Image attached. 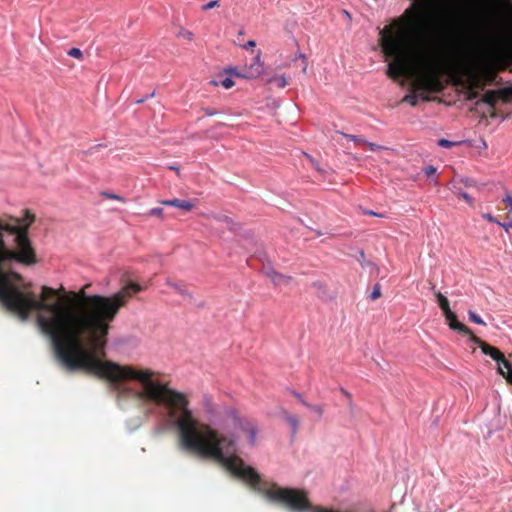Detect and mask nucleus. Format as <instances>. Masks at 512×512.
I'll list each match as a JSON object with an SVG mask.
<instances>
[{
    "label": "nucleus",
    "instance_id": "nucleus-2",
    "mask_svg": "<svg viewBox=\"0 0 512 512\" xmlns=\"http://www.w3.org/2000/svg\"><path fill=\"white\" fill-rule=\"evenodd\" d=\"M169 417L174 419L179 445L183 450L216 461L268 500L285 504L293 512H339L322 506H312L303 490L282 488L275 483H261V477L253 467L246 466L234 453L226 454L234 450L236 436L233 433H220L219 430L195 418L189 408L188 397L185 399V405L180 404Z\"/></svg>",
    "mask_w": 512,
    "mask_h": 512
},
{
    "label": "nucleus",
    "instance_id": "nucleus-43",
    "mask_svg": "<svg viewBox=\"0 0 512 512\" xmlns=\"http://www.w3.org/2000/svg\"><path fill=\"white\" fill-rule=\"evenodd\" d=\"M462 197L465 201H467L469 204L472 203V198L470 196V194H462Z\"/></svg>",
    "mask_w": 512,
    "mask_h": 512
},
{
    "label": "nucleus",
    "instance_id": "nucleus-39",
    "mask_svg": "<svg viewBox=\"0 0 512 512\" xmlns=\"http://www.w3.org/2000/svg\"><path fill=\"white\" fill-rule=\"evenodd\" d=\"M56 290L58 291V294L57 295H50L48 297V299L51 298V297H58V298H61V299L66 301L65 297H61V293H63L65 291L64 287H60V289H56Z\"/></svg>",
    "mask_w": 512,
    "mask_h": 512
},
{
    "label": "nucleus",
    "instance_id": "nucleus-11",
    "mask_svg": "<svg viewBox=\"0 0 512 512\" xmlns=\"http://www.w3.org/2000/svg\"><path fill=\"white\" fill-rule=\"evenodd\" d=\"M227 69H225L223 71V73L219 74L218 75V78L217 79H213L211 81V84L214 85V86H222L224 87L225 89H230L234 86V81L232 79V74H230L229 72H226Z\"/></svg>",
    "mask_w": 512,
    "mask_h": 512
},
{
    "label": "nucleus",
    "instance_id": "nucleus-27",
    "mask_svg": "<svg viewBox=\"0 0 512 512\" xmlns=\"http://www.w3.org/2000/svg\"><path fill=\"white\" fill-rule=\"evenodd\" d=\"M357 261L359 262V264H360L363 268H365V267H367V266H371V265H372V262L366 259V255H365V253H364V251H363V250H360V251H359V256L357 257Z\"/></svg>",
    "mask_w": 512,
    "mask_h": 512
},
{
    "label": "nucleus",
    "instance_id": "nucleus-42",
    "mask_svg": "<svg viewBox=\"0 0 512 512\" xmlns=\"http://www.w3.org/2000/svg\"><path fill=\"white\" fill-rule=\"evenodd\" d=\"M504 202L508 204L510 211H512V197L509 194L504 199Z\"/></svg>",
    "mask_w": 512,
    "mask_h": 512
},
{
    "label": "nucleus",
    "instance_id": "nucleus-16",
    "mask_svg": "<svg viewBox=\"0 0 512 512\" xmlns=\"http://www.w3.org/2000/svg\"><path fill=\"white\" fill-rule=\"evenodd\" d=\"M214 220L218 224L219 228H226L230 231H236L238 229V224L228 216H218L215 217Z\"/></svg>",
    "mask_w": 512,
    "mask_h": 512
},
{
    "label": "nucleus",
    "instance_id": "nucleus-18",
    "mask_svg": "<svg viewBox=\"0 0 512 512\" xmlns=\"http://www.w3.org/2000/svg\"><path fill=\"white\" fill-rule=\"evenodd\" d=\"M305 156L307 157V159L309 160L311 165L314 167V169L317 170L321 175L326 176L330 173V171H331L330 167L320 166V163L317 160H315L313 157L308 155L307 153H305Z\"/></svg>",
    "mask_w": 512,
    "mask_h": 512
},
{
    "label": "nucleus",
    "instance_id": "nucleus-34",
    "mask_svg": "<svg viewBox=\"0 0 512 512\" xmlns=\"http://www.w3.org/2000/svg\"><path fill=\"white\" fill-rule=\"evenodd\" d=\"M459 144V142H452L450 140H447V139H440L438 141V145L442 148H451L455 145Z\"/></svg>",
    "mask_w": 512,
    "mask_h": 512
},
{
    "label": "nucleus",
    "instance_id": "nucleus-23",
    "mask_svg": "<svg viewBox=\"0 0 512 512\" xmlns=\"http://www.w3.org/2000/svg\"><path fill=\"white\" fill-rule=\"evenodd\" d=\"M298 59L301 60L300 67H301L302 73L306 74L307 68H308V62H307L306 56L303 53L299 52L298 54H296L295 58L293 59V62H295Z\"/></svg>",
    "mask_w": 512,
    "mask_h": 512
},
{
    "label": "nucleus",
    "instance_id": "nucleus-29",
    "mask_svg": "<svg viewBox=\"0 0 512 512\" xmlns=\"http://www.w3.org/2000/svg\"><path fill=\"white\" fill-rule=\"evenodd\" d=\"M468 315H469L470 321H472L473 323L478 324V325H486V323L482 320V318L478 314H476L474 311L470 310L468 312Z\"/></svg>",
    "mask_w": 512,
    "mask_h": 512
},
{
    "label": "nucleus",
    "instance_id": "nucleus-17",
    "mask_svg": "<svg viewBox=\"0 0 512 512\" xmlns=\"http://www.w3.org/2000/svg\"><path fill=\"white\" fill-rule=\"evenodd\" d=\"M485 355L490 356L493 360H495L497 363H500V360H503V353L497 349L496 347H493L489 344L484 345L481 350Z\"/></svg>",
    "mask_w": 512,
    "mask_h": 512
},
{
    "label": "nucleus",
    "instance_id": "nucleus-9",
    "mask_svg": "<svg viewBox=\"0 0 512 512\" xmlns=\"http://www.w3.org/2000/svg\"><path fill=\"white\" fill-rule=\"evenodd\" d=\"M446 320L448 321V325L452 330L457 331L458 333H470V328H468L463 323L459 322L457 316L451 310L444 314Z\"/></svg>",
    "mask_w": 512,
    "mask_h": 512
},
{
    "label": "nucleus",
    "instance_id": "nucleus-4",
    "mask_svg": "<svg viewBox=\"0 0 512 512\" xmlns=\"http://www.w3.org/2000/svg\"><path fill=\"white\" fill-rule=\"evenodd\" d=\"M454 69L460 77L465 78L470 89L481 86L482 76L486 70L484 57L475 45H465L456 50Z\"/></svg>",
    "mask_w": 512,
    "mask_h": 512
},
{
    "label": "nucleus",
    "instance_id": "nucleus-37",
    "mask_svg": "<svg viewBox=\"0 0 512 512\" xmlns=\"http://www.w3.org/2000/svg\"><path fill=\"white\" fill-rule=\"evenodd\" d=\"M313 287L317 288L318 290H323V291L326 289V285L321 281L313 282Z\"/></svg>",
    "mask_w": 512,
    "mask_h": 512
},
{
    "label": "nucleus",
    "instance_id": "nucleus-1",
    "mask_svg": "<svg viewBox=\"0 0 512 512\" xmlns=\"http://www.w3.org/2000/svg\"><path fill=\"white\" fill-rule=\"evenodd\" d=\"M25 214L28 222L24 225L18 219L0 218V302L21 320H27L34 311L39 312L37 324L68 371L81 369L105 379L119 396H133L163 406L168 415L180 404L185 405L187 395L171 388L169 382L160 381V372L99 359L104 355L110 323L143 290L141 285L129 282L110 296L87 295L86 288L90 285H86L78 292H68L65 299L71 305L65 306L59 301L48 302L50 295L58 294L54 288L42 286L38 299L33 292L22 291L12 283V276L21 279L20 274L11 271L13 261L26 266L38 261L28 236L34 215L27 210Z\"/></svg>",
    "mask_w": 512,
    "mask_h": 512
},
{
    "label": "nucleus",
    "instance_id": "nucleus-5",
    "mask_svg": "<svg viewBox=\"0 0 512 512\" xmlns=\"http://www.w3.org/2000/svg\"><path fill=\"white\" fill-rule=\"evenodd\" d=\"M225 415L235 428H239L248 434L250 444L255 443L257 427L253 421L240 417L239 412L232 407L225 410Z\"/></svg>",
    "mask_w": 512,
    "mask_h": 512
},
{
    "label": "nucleus",
    "instance_id": "nucleus-21",
    "mask_svg": "<svg viewBox=\"0 0 512 512\" xmlns=\"http://www.w3.org/2000/svg\"><path fill=\"white\" fill-rule=\"evenodd\" d=\"M423 172L430 182L436 183L437 168L435 166L429 165L424 168Z\"/></svg>",
    "mask_w": 512,
    "mask_h": 512
},
{
    "label": "nucleus",
    "instance_id": "nucleus-10",
    "mask_svg": "<svg viewBox=\"0 0 512 512\" xmlns=\"http://www.w3.org/2000/svg\"><path fill=\"white\" fill-rule=\"evenodd\" d=\"M454 183L457 185V186H455V188L458 190H462V189L482 190V189H484L482 184H479L474 179L468 178V177H461L458 180H456Z\"/></svg>",
    "mask_w": 512,
    "mask_h": 512
},
{
    "label": "nucleus",
    "instance_id": "nucleus-48",
    "mask_svg": "<svg viewBox=\"0 0 512 512\" xmlns=\"http://www.w3.org/2000/svg\"><path fill=\"white\" fill-rule=\"evenodd\" d=\"M160 211H161L160 209L159 210L158 209H153V210H151V213L152 214H159Z\"/></svg>",
    "mask_w": 512,
    "mask_h": 512
},
{
    "label": "nucleus",
    "instance_id": "nucleus-24",
    "mask_svg": "<svg viewBox=\"0 0 512 512\" xmlns=\"http://www.w3.org/2000/svg\"><path fill=\"white\" fill-rule=\"evenodd\" d=\"M285 420L291 425L293 433H296L299 425V420L296 416L285 413Z\"/></svg>",
    "mask_w": 512,
    "mask_h": 512
},
{
    "label": "nucleus",
    "instance_id": "nucleus-12",
    "mask_svg": "<svg viewBox=\"0 0 512 512\" xmlns=\"http://www.w3.org/2000/svg\"><path fill=\"white\" fill-rule=\"evenodd\" d=\"M267 277L275 286L289 285L292 281V277L281 274L277 271L271 270L267 272Z\"/></svg>",
    "mask_w": 512,
    "mask_h": 512
},
{
    "label": "nucleus",
    "instance_id": "nucleus-33",
    "mask_svg": "<svg viewBox=\"0 0 512 512\" xmlns=\"http://www.w3.org/2000/svg\"><path fill=\"white\" fill-rule=\"evenodd\" d=\"M380 297H381V287L379 284H376V285H374L373 290L370 294V299L372 301H375Z\"/></svg>",
    "mask_w": 512,
    "mask_h": 512
},
{
    "label": "nucleus",
    "instance_id": "nucleus-41",
    "mask_svg": "<svg viewBox=\"0 0 512 512\" xmlns=\"http://www.w3.org/2000/svg\"><path fill=\"white\" fill-rule=\"evenodd\" d=\"M256 46V42L254 40L247 41L246 44L243 45V48H252Z\"/></svg>",
    "mask_w": 512,
    "mask_h": 512
},
{
    "label": "nucleus",
    "instance_id": "nucleus-45",
    "mask_svg": "<svg viewBox=\"0 0 512 512\" xmlns=\"http://www.w3.org/2000/svg\"><path fill=\"white\" fill-rule=\"evenodd\" d=\"M168 168L170 170H173V171H176L177 173H179V167H177V166H169Z\"/></svg>",
    "mask_w": 512,
    "mask_h": 512
},
{
    "label": "nucleus",
    "instance_id": "nucleus-32",
    "mask_svg": "<svg viewBox=\"0 0 512 512\" xmlns=\"http://www.w3.org/2000/svg\"><path fill=\"white\" fill-rule=\"evenodd\" d=\"M178 37L184 38V39H186V40L191 42L194 39V34L191 31H189V30L181 29L178 32Z\"/></svg>",
    "mask_w": 512,
    "mask_h": 512
},
{
    "label": "nucleus",
    "instance_id": "nucleus-14",
    "mask_svg": "<svg viewBox=\"0 0 512 512\" xmlns=\"http://www.w3.org/2000/svg\"><path fill=\"white\" fill-rule=\"evenodd\" d=\"M498 372L502 376H504L508 383L512 385V365L510 362H508L505 357L503 356V360H500V363H498Z\"/></svg>",
    "mask_w": 512,
    "mask_h": 512
},
{
    "label": "nucleus",
    "instance_id": "nucleus-30",
    "mask_svg": "<svg viewBox=\"0 0 512 512\" xmlns=\"http://www.w3.org/2000/svg\"><path fill=\"white\" fill-rule=\"evenodd\" d=\"M306 407L309 408L313 413L317 414L319 418H321L324 413V409L321 405H312L308 403Z\"/></svg>",
    "mask_w": 512,
    "mask_h": 512
},
{
    "label": "nucleus",
    "instance_id": "nucleus-20",
    "mask_svg": "<svg viewBox=\"0 0 512 512\" xmlns=\"http://www.w3.org/2000/svg\"><path fill=\"white\" fill-rule=\"evenodd\" d=\"M497 99L498 95L495 91H488L482 97V101L490 106H494Z\"/></svg>",
    "mask_w": 512,
    "mask_h": 512
},
{
    "label": "nucleus",
    "instance_id": "nucleus-26",
    "mask_svg": "<svg viewBox=\"0 0 512 512\" xmlns=\"http://www.w3.org/2000/svg\"><path fill=\"white\" fill-rule=\"evenodd\" d=\"M338 133L341 134L346 139H349L355 143L364 144V142H366V139L362 138L361 136L352 135V134H348V133H344V132H338Z\"/></svg>",
    "mask_w": 512,
    "mask_h": 512
},
{
    "label": "nucleus",
    "instance_id": "nucleus-51",
    "mask_svg": "<svg viewBox=\"0 0 512 512\" xmlns=\"http://www.w3.org/2000/svg\"><path fill=\"white\" fill-rule=\"evenodd\" d=\"M487 218H488L489 221L493 220V218L491 216H488Z\"/></svg>",
    "mask_w": 512,
    "mask_h": 512
},
{
    "label": "nucleus",
    "instance_id": "nucleus-46",
    "mask_svg": "<svg viewBox=\"0 0 512 512\" xmlns=\"http://www.w3.org/2000/svg\"><path fill=\"white\" fill-rule=\"evenodd\" d=\"M145 100H146V98H145V97H144V98H141V99H137V100L135 101V103H136V104H142Z\"/></svg>",
    "mask_w": 512,
    "mask_h": 512
},
{
    "label": "nucleus",
    "instance_id": "nucleus-28",
    "mask_svg": "<svg viewBox=\"0 0 512 512\" xmlns=\"http://www.w3.org/2000/svg\"><path fill=\"white\" fill-rule=\"evenodd\" d=\"M67 55L70 57L76 58L78 60L83 59V52L79 48H76V47L69 49L67 52Z\"/></svg>",
    "mask_w": 512,
    "mask_h": 512
},
{
    "label": "nucleus",
    "instance_id": "nucleus-36",
    "mask_svg": "<svg viewBox=\"0 0 512 512\" xmlns=\"http://www.w3.org/2000/svg\"><path fill=\"white\" fill-rule=\"evenodd\" d=\"M219 6V0H211L202 6V10L207 11Z\"/></svg>",
    "mask_w": 512,
    "mask_h": 512
},
{
    "label": "nucleus",
    "instance_id": "nucleus-13",
    "mask_svg": "<svg viewBox=\"0 0 512 512\" xmlns=\"http://www.w3.org/2000/svg\"><path fill=\"white\" fill-rule=\"evenodd\" d=\"M166 284L171 287L175 292L183 296L186 300L192 301L193 295L192 293L186 288V286L181 282H174L172 280H167Z\"/></svg>",
    "mask_w": 512,
    "mask_h": 512
},
{
    "label": "nucleus",
    "instance_id": "nucleus-35",
    "mask_svg": "<svg viewBox=\"0 0 512 512\" xmlns=\"http://www.w3.org/2000/svg\"><path fill=\"white\" fill-rule=\"evenodd\" d=\"M364 144H365V145H367V146H368V148H369L371 151H373V152H375V151H380V150H383V149H386V147H384V146H381V145L376 144V143H373V142H369V141H367V140H366V142H364Z\"/></svg>",
    "mask_w": 512,
    "mask_h": 512
},
{
    "label": "nucleus",
    "instance_id": "nucleus-15",
    "mask_svg": "<svg viewBox=\"0 0 512 512\" xmlns=\"http://www.w3.org/2000/svg\"><path fill=\"white\" fill-rule=\"evenodd\" d=\"M162 203L165 205L174 206L183 211H190L194 207V203L192 201L182 200V199H177V198H175L173 200L163 201Z\"/></svg>",
    "mask_w": 512,
    "mask_h": 512
},
{
    "label": "nucleus",
    "instance_id": "nucleus-8",
    "mask_svg": "<svg viewBox=\"0 0 512 512\" xmlns=\"http://www.w3.org/2000/svg\"><path fill=\"white\" fill-rule=\"evenodd\" d=\"M456 20L457 12L455 9H452L451 16L441 21V30L447 34H456V32L458 31V23Z\"/></svg>",
    "mask_w": 512,
    "mask_h": 512
},
{
    "label": "nucleus",
    "instance_id": "nucleus-49",
    "mask_svg": "<svg viewBox=\"0 0 512 512\" xmlns=\"http://www.w3.org/2000/svg\"><path fill=\"white\" fill-rule=\"evenodd\" d=\"M154 95H155V92L153 91L152 93H150L149 95H147L145 98H146V99H147V98H151V97H153Z\"/></svg>",
    "mask_w": 512,
    "mask_h": 512
},
{
    "label": "nucleus",
    "instance_id": "nucleus-25",
    "mask_svg": "<svg viewBox=\"0 0 512 512\" xmlns=\"http://www.w3.org/2000/svg\"><path fill=\"white\" fill-rule=\"evenodd\" d=\"M464 335H468L470 340L475 343L476 345H478V347L482 350V347H484V345H486L487 343L483 340H481L479 337H477L476 335H474V333L472 332V330L470 329V333H463Z\"/></svg>",
    "mask_w": 512,
    "mask_h": 512
},
{
    "label": "nucleus",
    "instance_id": "nucleus-31",
    "mask_svg": "<svg viewBox=\"0 0 512 512\" xmlns=\"http://www.w3.org/2000/svg\"><path fill=\"white\" fill-rule=\"evenodd\" d=\"M204 406H205V410L208 413H213L215 411V405H214L211 397L204 398Z\"/></svg>",
    "mask_w": 512,
    "mask_h": 512
},
{
    "label": "nucleus",
    "instance_id": "nucleus-6",
    "mask_svg": "<svg viewBox=\"0 0 512 512\" xmlns=\"http://www.w3.org/2000/svg\"><path fill=\"white\" fill-rule=\"evenodd\" d=\"M261 53L260 51L252 59V62L249 65H244L242 70L240 71L237 67L227 68L226 72L234 75L238 78L243 79H256L258 78L264 71L263 62L260 59Z\"/></svg>",
    "mask_w": 512,
    "mask_h": 512
},
{
    "label": "nucleus",
    "instance_id": "nucleus-7",
    "mask_svg": "<svg viewBox=\"0 0 512 512\" xmlns=\"http://www.w3.org/2000/svg\"><path fill=\"white\" fill-rule=\"evenodd\" d=\"M436 85L434 80H421L417 84V89L423 90L420 93L407 94L403 97L402 101L409 103L411 106H416L418 99L428 101L429 97L425 94L424 90L431 89Z\"/></svg>",
    "mask_w": 512,
    "mask_h": 512
},
{
    "label": "nucleus",
    "instance_id": "nucleus-40",
    "mask_svg": "<svg viewBox=\"0 0 512 512\" xmlns=\"http://www.w3.org/2000/svg\"><path fill=\"white\" fill-rule=\"evenodd\" d=\"M294 396H295V397L298 399V401H299L301 404H303L305 407L308 405V402H306V401L304 400V398H303L300 394H298V393H294Z\"/></svg>",
    "mask_w": 512,
    "mask_h": 512
},
{
    "label": "nucleus",
    "instance_id": "nucleus-19",
    "mask_svg": "<svg viewBox=\"0 0 512 512\" xmlns=\"http://www.w3.org/2000/svg\"><path fill=\"white\" fill-rule=\"evenodd\" d=\"M434 294L438 300V304L441 308V310L443 311V313H447L448 311H450V306H449V301L448 299L440 292H436L434 291Z\"/></svg>",
    "mask_w": 512,
    "mask_h": 512
},
{
    "label": "nucleus",
    "instance_id": "nucleus-44",
    "mask_svg": "<svg viewBox=\"0 0 512 512\" xmlns=\"http://www.w3.org/2000/svg\"><path fill=\"white\" fill-rule=\"evenodd\" d=\"M365 214H367V215H371V216L383 217V215H382V214H378V213H376V212H374V211H366V212H365Z\"/></svg>",
    "mask_w": 512,
    "mask_h": 512
},
{
    "label": "nucleus",
    "instance_id": "nucleus-38",
    "mask_svg": "<svg viewBox=\"0 0 512 512\" xmlns=\"http://www.w3.org/2000/svg\"><path fill=\"white\" fill-rule=\"evenodd\" d=\"M108 199H115V200H120V201H124L123 198H121L118 194H104Z\"/></svg>",
    "mask_w": 512,
    "mask_h": 512
},
{
    "label": "nucleus",
    "instance_id": "nucleus-3",
    "mask_svg": "<svg viewBox=\"0 0 512 512\" xmlns=\"http://www.w3.org/2000/svg\"><path fill=\"white\" fill-rule=\"evenodd\" d=\"M426 28L425 12L413 6L397 21L395 31L385 27L380 32L381 48L392 59L387 68L391 78L397 79L415 68L419 57L417 39Z\"/></svg>",
    "mask_w": 512,
    "mask_h": 512
},
{
    "label": "nucleus",
    "instance_id": "nucleus-50",
    "mask_svg": "<svg viewBox=\"0 0 512 512\" xmlns=\"http://www.w3.org/2000/svg\"><path fill=\"white\" fill-rule=\"evenodd\" d=\"M475 97H476V93H472L471 96H470L471 99H473Z\"/></svg>",
    "mask_w": 512,
    "mask_h": 512
},
{
    "label": "nucleus",
    "instance_id": "nucleus-47",
    "mask_svg": "<svg viewBox=\"0 0 512 512\" xmlns=\"http://www.w3.org/2000/svg\"><path fill=\"white\" fill-rule=\"evenodd\" d=\"M342 392H343V394H344L345 396H347L349 399L351 398V395H350V393H349L348 391H346V390L342 389Z\"/></svg>",
    "mask_w": 512,
    "mask_h": 512
},
{
    "label": "nucleus",
    "instance_id": "nucleus-22",
    "mask_svg": "<svg viewBox=\"0 0 512 512\" xmlns=\"http://www.w3.org/2000/svg\"><path fill=\"white\" fill-rule=\"evenodd\" d=\"M273 82H275L276 85L280 88H284L288 84V81L284 75L273 76V77L267 79V83H273Z\"/></svg>",
    "mask_w": 512,
    "mask_h": 512
}]
</instances>
